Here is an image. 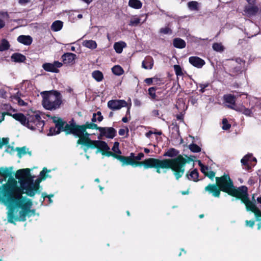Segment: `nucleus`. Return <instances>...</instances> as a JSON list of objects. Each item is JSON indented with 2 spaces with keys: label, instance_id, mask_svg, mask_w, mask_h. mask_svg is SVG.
<instances>
[{
  "label": "nucleus",
  "instance_id": "f257e3e1",
  "mask_svg": "<svg viewBox=\"0 0 261 261\" xmlns=\"http://www.w3.org/2000/svg\"><path fill=\"white\" fill-rule=\"evenodd\" d=\"M15 178H11L7 184H4L3 192L21 195L25 193L30 197L40 193V183L44 180V177H38L34 181V176L31 174L30 168L18 170Z\"/></svg>",
  "mask_w": 261,
  "mask_h": 261
},
{
  "label": "nucleus",
  "instance_id": "f03ea898",
  "mask_svg": "<svg viewBox=\"0 0 261 261\" xmlns=\"http://www.w3.org/2000/svg\"><path fill=\"white\" fill-rule=\"evenodd\" d=\"M3 196L0 195V202L4 203V205L9 208L8 212V220L13 224L16 221H25L27 216L34 215L35 209H31L32 205L31 199L21 195L3 192Z\"/></svg>",
  "mask_w": 261,
  "mask_h": 261
},
{
  "label": "nucleus",
  "instance_id": "7ed1b4c3",
  "mask_svg": "<svg viewBox=\"0 0 261 261\" xmlns=\"http://www.w3.org/2000/svg\"><path fill=\"white\" fill-rule=\"evenodd\" d=\"M186 158L182 155L174 159H158V169H171L173 173L176 180H178L182 176L185 171V166L187 163L194 161V155L188 156L185 155Z\"/></svg>",
  "mask_w": 261,
  "mask_h": 261
},
{
  "label": "nucleus",
  "instance_id": "20e7f679",
  "mask_svg": "<svg viewBox=\"0 0 261 261\" xmlns=\"http://www.w3.org/2000/svg\"><path fill=\"white\" fill-rule=\"evenodd\" d=\"M12 117L20 123L31 130H38L42 132L44 121L42 120L40 115L35 112L28 114L25 116L21 113H15Z\"/></svg>",
  "mask_w": 261,
  "mask_h": 261
},
{
  "label": "nucleus",
  "instance_id": "39448f33",
  "mask_svg": "<svg viewBox=\"0 0 261 261\" xmlns=\"http://www.w3.org/2000/svg\"><path fill=\"white\" fill-rule=\"evenodd\" d=\"M70 127L69 128L68 132L69 135H73L75 138L79 139L76 141L77 145H82L85 146L84 148L85 152H86L89 148H91L93 145L95 140H92L90 138V134L87 132V130L81 129V127L75 126V122L72 119L70 121Z\"/></svg>",
  "mask_w": 261,
  "mask_h": 261
},
{
  "label": "nucleus",
  "instance_id": "423d86ee",
  "mask_svg": "<svg viewBox=\"0 0 261 261\" xmlns=\"http://www.w3.org/2000/svg\"><path fill=\"white\" fill-rule=\"evenodd\" d=\"M117 159L122 163V165H132L135 167L143 166L145 169L155 168L158 173H161V170L158 169V159L150 158L143 161H135L130 157L118 154Z\"/></svg>",
  "mask_w": 261,
  "mask_h": 261
},
{
  "label": "nucleus",
  "instance_id": "0eeeda50",
  "mask_svg": "<svg viewBox=\"0 0 261 261\" xmlns=\"http://www.w3.org/2000/svg\"><path fill=\"white\" fill-rule=\"evenodd\" d=\"M228 174L216 177V184H209L204 188V191L214 197L219 198L221 191L226 193Z\"/></svg>",
  "mask_w": 261,
  "mask_h": 261
},
{
  "label": "nucleus",
  "instance_id": "6e6552de",
  "mask_svg": "<svg viewBox=\"0 0 261 261\" xmlns=\"http://www.w3.org/2000/svg\"><path fill=\"white\" fill-rule=\"evenodd\" d=\"M62 103V96L57 91L45 92L43 96L42 104L46 110H55L60 107Z\"/></svg>",
  "mask_w": 261,
  "mask_h": 261
},
{
  "label": "nucleus",
  "instance_id": "1a4fd4ad",
  "mask_svg": "<svg viewBox=\"0 0 261 261\" xmlns=\"http://www.w3.org/2000/svg\"><path fill=\"white\" fill-rule=\"evenodd\" d=\"M226 193L236 198L237 199L240 200L241 202L244 201L249 196L247 187L245 186H242L239 187H235L229 174H228L227 177Z\"/></svg>",
  "mask_w": 261,
  "mask_h": 261
},
{
  "label": "nucleus",
  "instance_id": "9d476101",
  "mask_svg": "<svg viewBox=\"0 0 261 261\" xmlns=\"http://www.w3.org/2000/svg\"><path fill=\"white\" fill-rule=\"evenodd\" d=\"M53 121L55 124V127L49 128L48 136H53L59 134L62 132H64L66 135H69V128L70 126V121L69 123L63 120L61 118L54 117Z\"/></svg>",
  "mask_w": 261,
  "mask_h": 261
},
{
  "label": "nucleus",
  "instance_id": "9b49d317",
  "mask_svg": "<svg viewBox=\"0 0 261 261\" xmlns=\"http://www.w3.org/2000/svg\"><path fill=\"white\" fill-rule=\"evenodd\" d=\"M246 206V208L248 211H251L254 213L256 220L259 221L261 217V212L259 209L256 206L254 202L250 200L249 196H248L244 201L242 202Z\"/></svg>",
  "mask_w": 261,
  "mask_h": 261
},
{
  "label": "nucleus",
  "instance_id": "f8f14e48",
  "mask_svg": "<svg viewBox=\"0 0 261 261\" xmlns=\"http://www.w3.org/2000/svg\"><path fill=\"white\" fill-rule=\"evenodd\" d=\"M63 64L57 61H55L53 63H45L42 65V68L44 70L48 72L58 73L59 70L58 68L62 66Z\"/></svg>",
  "mask_w": 261,
  "mask_h": 261
},
{
  "label": "nucleus",
  "instance_id": "ddd939ff",
  "mask_svg": "<svg viewBox=\"0 0 261 261\" xmlns=\"http://www.w3.org/2000/svg\"><path fill=\"white\" fill-rule=\"evenodd\" d=\"M127 103L124 100H111L108 102V107L112 110H120L123 107H127Z\"/></svg>",
  "mask_w": 261,
  "mask_h": 261
},
{
  "label": "nucleus",
  "instance_id": "4468645a",
  "mask_svg": "<svg viewBox=\"0 0 261 261\" xmlns=\"http://www.w3.org/2000/svg\"><path fill=\"white\" fill-rule=\"evenodd\" d=\"M101 128H103V129L99 130L100 132L99 136L98 137L99 139H100L103 136H105L107 138L113 139L116 135V130L112 127H101Z\"/></svg>",
  "mask_w": 261,
  "mask_h": 261
},
{
  "label": "nucleus",
  "instance_id": "2eb2a0df",
  "mask_svg": "<svg viewBox=\"0 0 261 261\" xmlns=\"http://www.w3.org/2000/svg\"><path fill=\"white\" fill-rule=\"evenodd\" d=\"M97 148V151L96 152L100 151L102 154H104L105 151L109 150L110 149V147L108 145L107 143L101 140H95L93 145H92L90 148L94 149Z\"/></svg>",
  "mask_w": 261,
  "mask_h": 261
},
{
  "label": "nucleus",
  "instance_id": "dca6fc26",
  "mask_svg": "<svg viewBox=\"0 0 261 261\" xmlns=\"http://www.w3.org/2000/svg\"><path fill=\"white\" fill-rule=\"evenodd\" d=\"M232 62L230 63V69L229 72H230V74L231 76H234L242 71V67L241 65H238L237 63L239 62H241L242 60L240 58L237 59L236 61L234 62L232 60Z\"/></svg>",
  "mask_w": 261,
  "mask_h": 261
},
{
  "label": "nucleus",
  "instance_id": "f3484780",
  "mask_svg": "<svg viewBox=\"0 0 261 261\" xmlns=\"http://www.w3.org/2000/svg\"><path fill=\"white\" fill-rule=\"evenodd\" d=\"M76 55L72 53H66L64 54L61 58L64 64L72 65L74 64Z\"/></svg>",
  "mask_w": 261,
  "mask_h": 261
},
{
  "label": "nucleus",
  "instance_id": "a211bd4d",
  "mask_svg": "<svg viewBox=\"0 0 261 261\" xmlns=\"http://www.w3.org/2000/svg\"><path fill=\"white\" fill-rule=\"evenodd\" d=\"M259 10L257 6L253 5L245 6L244 9L245 14L248 17H251L256 15Z\"/></svg>",
  "mask_w": 261,
  "mask_h": 261
},
{
  "label": "nucleus",
  "instance_id": "6ab92c4d",
  "mask_svg": "<svg viewBox=\"0 0 261 261\" xmlns=\"http://www.w3.org/2000/svg\"><path fill=\"white\" fill-rule=\"evenodd\" d=\"M189 62L193 66L198 68H201L205 64L204 60L197 56L190 57L189 58Z\"/></svg>",
  "mask_w": 261,
  "mask_h": 261
},
{
  "label": "nucleus",
  "instance_id": "aec40b11",
  "mask_svg": "<svg viewBox=\"0 0 261 261\" xmlns=\"http://www.w3.org/2000/svg\"><path fill=\"white\" fill-rule=\"evenodd\" d=\"M13 169V167H11L9 168L7 167H1L0 168V175L2 176L6 179L7 177H9L8 180L5 184H7L9 182V180L11 178H14L13 176L12 175V170Z\"/></svg>",
  "mask_w": 261,
  "mask_h": 261
},
{
  "label": "nucleus",
  "instance_id": "412c9836",
  "mask_svg": "<svg viewBox=\"0 0 261 261\" xmlns=\"http://www.w3.org/2000/svg\"><path fill=\"white\" fill-rule=\"evenodd\" d=\"M75 126H78L79 127H81V129L84 130V131L87 129H95L98 130H103V128H101V127L98 126L95 123L92 122H86L85 124L82 125L77 124L75 123Z\"/></svg>",
  "mask_w": 261,
  "mask_h": 261
},
{
  "label": "nucleus",
  "instance_id": "4be33fe9",
  "mask_svg": "<svg viewBox=\"0 0 261 261\" xmlns=\"http://www.w3.org/2000/svg\"><path fill=\"white\" fill-rule=\"evenodd\" d=\"M17 40L18 42L25 45H30L32 44L33 39L29 35H20L17 37Z\"/></svg>",
  "mask_w": 261,
  "mask_h": 261
},
{
  "label": "nucleus",
  "instance_id": "5701e85b",
  "mask_svg": "<svg viewBox=\"0 0 261 261\" xmlns=\"http://www.w3.org/2000/svg\"><path fill=\"white\" fill-rule=\"evenodd\" d=\"M179 155V151L178 150L174 148H170L168 149L167 151L164 152L163 156L169 157L171 158V159H174L177 158Z\"/></svg>",
  "mask_w": 261,
  "mask_h": 261
},
{
  "label": "nucleus",
  "instance_id": "b1692460",
  "mask_svg": "<svg viewBox=\"0 0 261 261\" xmlns=\"http://www.w3.org/2000/svg\"><path fill=\"white\" fill-rule=\"evenodd\" d=\"M11 58L13 62L16 63H22L24 62L26 60L25 56L19 53H15L13 54Z\"/></svg>",
  "mask_w": 261,
  "mask_h": 261
},
{
  "label": "nucleus",
  "instance_id": "393cba45",
  "mask_svg": "<svg viewBox=\"0 0 261 261\" xmlns=\"http://www.w3.org/2000/svg\"><path fill=\"white\" fill-rule=\"evenodd\" d=\"M153 65V61L151 57H147L143 61L142 67L145 69H152Z\"/></svg>",
  "mask_w": 261,
  "mask_h": 261
},
{
  "label": "nucleus",
  "instance_id": "a878e982",
  "mask_svg": "<svg viewBox=\"0 0 261 261\" xmlns=\"http://www.w3.org/2000/svg\"><path fill=\"white\" fill-rule=\"evenodd\" d=\"M173 45L175 48L182 49L186 47V43L180 38H175L173 40Z\"/></svg>",
  "mask_w": 261,
  "mask_h": 261
},
{
  "label": "nucleus",
  "instance_id": "bb28decb",
  "mask_svg": "<svg viewBox=\"0 0 261 261\" xmlns=\"http://www.w3.org/2000/svg\"><path fill=\"white\" fill-rule=\"evenodd\" d=\"M126 47V43L122 41L115 42L113 46L114 49L117 54L122 53L123 49Z\"/></svg>",
  "mask_w": 261,
  "mask_h": 261
},
{
  "label": "nucleus",
  "instance_id": "cd10ccee",
  "mask_svg": "<svg viewBox=\"0 0 261 261\" xmlns=\"http://www.w3.org/2000/svg\"><path fill=\"white\" fill-rule=\"evenodd\" d=\"M225 102L229 103V106H234L236 105V96L232 94H226L223 96Z\"/></svg>",
  "mask_w": 261,
  "mask_h": 261
},
{
  "label": "nucleus",
  "instance_id": "c85d7f7f",
  "mask_svg": "<svg viewBox=\"0 0 261 261\" xmlns=\"http://www.w3.org/2000/svg\"><path fill=\"white\" fill-rule=\"evenodd\" d=\"M63 26V22L61 20L55 21L51 25V30L54 32L60 31Z\"/></svg>",
  "mask_w": 261,
  "mask_h": 261
},
{
  "label": "nucleus",
  "instance_id": "c756f323",
  "mask_svg": "<svg viewBox=\"0 0 261 261\" xmlns=\"http://www.w3.org/2000/svg\"><path fill=\"white\" fill-rule=\"evenodd\" d=\"M187 176L189 179L192 180L194 181H197L199 180V173L197 169H194L189 174L187 173Z\"/></svg>",
  "mask_w": 261,
  "mask_h": 261
},
{
  "label": "nucleus",
  "instance_id": "7c9ffc66",
  "mask_svg": "<svg viewBox=\"0 0 261 261\" xmlns=\"http://www.w3.org/2000/svg\"><path fill=\"white\" fill-rule=\"evenodd\" d=\"M159 88L156 87H150L148 91V94L150 96V98L152 100H159L160 99L158 98V96L156 94V91Z\"/></svg>",
  "mask_w": 261,
  "mask_h": 261
},
{
  "label": "nucleus",
  "instance_id": "2f4dec72",
  "mask_svg": "<svg viewBox=\"0 0 261 261\" xmlns=\"http://www.w3.org/2000/svg\"><path fill=\"white\" fill-rule=\"evenodd\" d=\"M128 6L135 9H139L142 6V3L140 0H129Z\"/></svg>",
  "mask_w": 261,
  "mask_h": 261
},
{
  "label": "nucleus",
  "instance_id": "473e14b6",
  "mask_svg": "<svg viewBox=\"0 0 261 261\" xmlns=\"http://www.w3.org/2000/svg\"><path fill=\"white\" fill-rule=\"evenodd\" d=\"M83 44L84 46L90 49H95L97 47L96 42L92 40H85L83 42Z\"/></svg>",
  "mask_w": 261,
  "mask_h": 261
},
{
  "label": "nucleus",
  "instance_id": "72a5a7b5",
  "mask_svg": "<svg viewBox=\"0 0 261 261\" xmlns=\"http://www.w3.org/2000/svg\"><path fill=\"white\" fill-rule=\"evenodd\" d=\"M113 73L116 75L120 76L124 73V70L120 65H115L112 68Z\"/></svg>",
  "mask_w": 261,
  "mask_h": 261
},
{
  "label": "nucleus",
  "instance_id": "f704fd0d",
  "mask_svg": "<svg viewBox=\"0 0 261 261\" xmlns=\"http://www.w3.org/2000/svg\"><path fill=\"white\" fill-rule=\"evenodd\" d=\"M10 46L9 41L6 39H3L0 42V51L8 50Z\"/></svg>",
  "mask_w": 261,
  "mask_h": 261
},
{
  "label": "nucleus",
  "instance_id": "c9c22d12",
  "mask_svg": "<svg viewBox=\"0 0 261 261\" xmlns=\"http://www.w3.org/2000/svg\"><path fill=\"white\" fill-rule=\"evenodd\" d=\"M92 75L93 79L98 82L102 81L103 79V75L102 73L99 70L94 71L92 72Z\"/></svg>",
  "mask_w": 261,
  "mask_h": 261
},
{
  "label": "nucleus",
  "instance_id": "e433bc0d",
  "mask_svg": "<svg viewBox=\"0 0 261 261\" xmlns=\"http://www.w3.org/2000/svg\"><path fill=\"white\" fill-rule=\"evenodd\" d=\"M188 8L191 11H198L199 9V3L196 1H190L187 4Z\"/></svg>",
  "mask_w": 261,
  "mask_h": 261
},
{
  "label": "nucleus",
  "instance_id": "4c0bfd02",
  "mask_svg": "<svg viewBox=\"0 0 261 261\" xmlns=\"http://www.w3.org/2000/svg\"><path fill=\"white\" fill-rule=\"evenodd\" d=\"M162 80H161L160 79H158L155 77L146 78L144 80V82L147 85H150L152 84L153 83H154L155 84H160V83H159V82L162 83Z\"/></svg>",
  "mask_w": 261,
  "mask_h": 261
},
{
  "label": "nucleus",
  "instance_id": "58836bf2",
  "mask_svg": "<svg viewBox=\"0 0 261 261\" xmlns=\"http://www.w3.org/2000/svg\"><path fill=\"white\" fill-rule=\"evenodd\" d=\"M189 148L192 152L195 153L199 152L201 150L198 145L193 143L189 145Z\"/></svg>",
  "mask_w": 261,
  "mask_h": 261
},
{
  "label": "nucleus",
  "instance_id": "ea45409f",
  "mask_svg": "<svg viewBox=\"0 0 261 261\" xmlns=\"http://www.w3.org/2000/svg\"><path fill=\"white\" fill-rule=\"evenodd\" d=\"M27 148L25 146L22 147H16V150L17 151V155L19 158H21L22 155H25L27 153Z\"/></svg>",
  "mask_w": 261,
  "mask_h": 261
},
{
  "label": "nucleus",
  "instance_id": "a19ab883",
  "mask_svg": "<svg viewBox=\"0 0 261 261\" xmlns=\"http://www.w3.org/2000/svg\"><path fill=\"white\" fill-rule=\"evenodd\" d=\"M213 48L214 50L217 51H222L224 50V47L221 43H214L213 44Z\"/></svg>",
  "mask_w": 261,
  "mask_h": 261
},
{
  "label": "nucleus",
  "instance_id": "79ce46f5",
  "mask_svg": "<svg viewBox=\"0 0 261 261\" xmlns=\"http://www.w3.org/2000/svg\"><path fill=\"white\" fill-rule=\"evenodd\" d=\"M174 69L175 71V74L178 76H182L184 73L182 72L181 67L178 65H174Z\"/></svg>",
  "mask_w": 261,
  "mask_h": 261
},
{
  "label": "nucleus",
  "instance_id": "37998d69",
  "mask_svg": "<svg viewBox=\"0 0 261 261\" xmlns=\"http://www.w3.org/2000/svg\"><path fill=\"white\" fill-rule=\"evenodd\" d=\"M222 129L223 130H228L231 127V124L229 123L228 120L226 118L222 120Z\"/></svg>",
  "mask_w": 261,
  "mask_h": 261
},
{
  "label": "nucleus",
  "instance_id": "c03bdc74",
  "mask_svg": "<svg viewBox=\"0 0 261 261\" xmlns=\"http://www.w3.org/2000/svg\"><path fill=\"white\" fill-rule=\"evenodd\" d=\"M228 108H229L230 109H232V110H234L237 112H241V113H243V109H244V106H236V105H235L234 106H228Z\"/></svg>",
  "mask_w": 261,
  "mask_h": 261
},
{
  "label": "nucleus",
  "instance_id": "a18cd8bd",
  "mask_svg": "<svg viewBox=\"0 0 261 261\" xmlns=\"http://www.w3.org/2000/svg\"><path fill=\"white\" fill-rule=\"evenodd\" d=\"M119 143L118 142H115L114 143V145L112 148V150L114 152V153L121 154V151L119 148Z\"/></svg>",
  "mask_w": 261,
  "mask_h": 261
},
{
  "label": "nucleus",
  "instance_id": "49530a36",
  "mask_svg": "<svg viewBox=\"0 0 261 261\" xmlns=\"http://www.w3.org/2000/svg\"><path fill=\"white\" fill-rule=\"evenodd\" d=\"M251 158V154H246L245 155L241 160V162L242 165L244 166L248 164V161Z\"/></svg>",
  "mask_w": 261,
  "mask_h": 261
},
{
  "label": "nucleus",
  "instance_id": "de8ad7c7",
  "mask_svg": "<svg viewBox=\"0 0 261 261\" xmlns=\"http://www.w3.org/2000/svg\"><path fill=\"white\" fill-rule=\"evenodd\" d=\"M160 33L164 34H171L172 31L169 27L162 28L160 30Z\"/></svg>",
  "mask_w": 261,
  "mask_h": 261
},
{
  "label": "nucleus",
  "instance_id": "09e8293b",
  "mask_svg": "<svg viewBox=\"0 0 261 261\" xmlns=\"http://www.w3.org/2000/svg\"><path fill=\"white\" fill-rule=\"evenodd\" d=\"M49 171L50 170H48L46 167H44L40 173V177H42V176L44 177V179H45L47 177L46 173Z\"/></svg>",
  "mask_w": 261,
  "mask_h": 261
},
{
  "label": "nucleus",
  "instance_id": "8fccbe9b",
  "mask_svg": "<svg viewBox=\"0 0 261 261\" xmlns=\"http://www.w3.org/2000/svg\"><path fill=\"white\" fill-rule=\"evenodd\" d=\"M140 22V19L138 18H134L133 19H131L130 21L129 25L133 26H136L139 24Z\"/></svg>",
  "mask_w": 261,
  "mask_h": 261
},
{
  "label": "nucleus",
  "instance_id": "3c124183",
  "mask_svg": "<svg viewBox=\"0 0 261 261\" xmlns=\"http://www.w3.org/2000/svg\"><path fill=\"white\" fill-rule=\"evenodd\" d=\"M103 155H106L107 156H113L116 159L118 155V154H117L115 153L112 152L109 150L105 151L104 154Z\"/></svg>",
  "mask_w": 261,
  "mask_h": 261
},
{
  "label": "nucleus",
  "instance_id": "603ef678",
  "mask_svg": "<svg viewBox=\"0 0 261 261\" xmlns=\"http://www.w3.org/2000/svg\"><path fill=\"white\" fill-rule=\"evenodd\" d=\"M243 114L247 116H251L252 115V112L251 110L246 108L245 107H244V109H243Z\"/></svg>",
  "mask_w": 261,
  "mask_h": 261
},
{
  "label": "nucleus",
  "instance_id": "864d4df0",
  "mask_svg": "<svg viewBox=\"0 0 261 261\" xmlns=\"http://www.w3.org/2000/svg\"><path fill=\"white\" fill-rule=\"evenodd\" d=\"M216 173L213 171H207L206 174H205V176L208 177L211 179H213L215 177Z\"/></svg>",
  "mask_w": 261,
  "mask_h": 261
},
{
  "label": "nucleus",
  "instance_id": "5fc2aeb1",
  "mask_svg": "<svg viewBox=\"0 0 261 261\" xmlns=\"http://www.w3.org/2000/svg\"><path fill=\"white\" fill-rule=\"evenodd\" d=\"M14 98L16 100H17L19 103V104L21 106H25L26 105V103L23 100H22L20 97L19 96H18L17 95H14Z\"/></svg>",
  "mask_w": 261,
  "mask_h": 261
},
{
  "label": "nucleus",
  "instance_id": "6e6d98bb",
  "mask_svg": "<svg viewBox=\"0 0 261 261\" xmlns=\"http://www.w3.org/2000/svg\"><path fill=\"white\" fill-rule=\"evenodd\" d=\"M255 224L254 220H246L245 221V225L246 226H248L249 227L252 228Z\"/></svg>",
  "mask_w": 261,
  "mask_h": 261
},
{
  "label": "nucleus",
  "instance_id": "4d7b16f0",
  "mask_svg": "<svg viewBox=\"0 0 261 261\" xmlns=\"http://www.w3.org/2000/svg\"><path fill=\"white\" fill-rule=\"evenodd\" d=\"M6 152L9 153L10 154H12L15 151V149L13 147V146H11L10 145H8L7 146V148L6 149Z\"/></svg>",
  "mask_w": 261,
  "mask_h": 261
},
{
  "label": "nucleus",
  "instance_id": "13d9d810",
  "mask_svg": "<svg viewBox=\"0 0 261 261\" xmlns=\"http://www.w3.org/2000/svg\"><path fill=\"white\" fill-rule=\"evenodd\" d=\"M6 115H10L12 116V114L9 113V112H3L1 113L0 112V123L4 120L5 119V116Z\"/></svg>",
  "mask_w": 261,
  "mask_h": 261
},
{
  "label": "nucleus",
  "instance_id": "bf43d9fd",
  "mask_svg": "<svg viewBox=\"0 0 261 261\" xmlns=\"http://www.w3.org/2000/svg\"><path fill=\"white\" fill-rule=\"evenodd\" d=\"M144 156V154L142 152H140L137 155H136L135 157H134L135 161H139Z\"/></svg>",
  "mask_w": 261,
  "mask_h": 261
},
{
  "label": "nucleus",
  "instance_id": "052dcab7",
  "mask_svg": "<svg viewBox=\"0 0 261 261\" xmlns=\"http://www.w3.org/2000/svg\"><path fill=\"white\" fill-rule=\"evenodd\" d=\"M96 115L98 116L97 117V121L98 122H101L103 119V117L101 115V113L100 111H98L96 113Z\"/></svg>",
  "mask_w": 261,
  "mask_h": 261
},
{
  "label": "nucleus",
  "instance_id": "680f3d73",
  "mask_svg": "<svg viewBox=\"0 0 261 261\" xmlns=\"http://www.w3.org/2000/svg\"><path fill=\"white\" fill-rule=\"evenodd\" d=\"M53 196H54L53 194L47 195V194L44 192L42 193V197L43 199H44L45 198H46V197H47V198H48V199H50V198H51V197H52Z\"/></svg>",
  "mask_w": 261,
  "mask_h": 261
},
{
  "label": "nucleus",
  "instance_id": "e2e57ef3",
  "mask_svg": "<svg viewBox=\"0 0 261 261\" xmlns=\"http://www.w3.org/2000/svg\"><path fill=\"white\" fill-rule=\"evenodd\" d=\"M31 0H18V3L21 5H25L31 2Z\"/></svg>",
  "mask_w": 261,
  "mask_h": 261
},
{
  "label": "nucleus",
  "instance_id": "0e129e2a",
  "mask_svg": "<svg viewBox=\"0 0 261 261\" xmlns=\"http://www.w3.org/2000/svg\"><path fill=\"white\" fill-rule=\"evenodd\" d=\"M152 115L153 116H159V111L158 110H153L151 112Z\"/></svg>",
  "mask_w": 261,
  "mask_h": 261
},
{
  "label": "nucleus",
  "instance_id": "69168bd1",
  "mask_svg": "<svg viewBox=\"0 0 261 261\" xmlns=\"http://www.w3.org/2000/svg\"><path fill=\"white\" fill-rule=\"evenodd\" d=\"M96 116H97L96 115V113L93 114L92 118V119H91V121H92V123H95V122H96L97 121Z\"/></svg>",
  "mask_w": 261,
  "mask_h": 261
},
{
  "label": "nucleus",
  "instance_id": "338daca9",
  "mask_svg": "<svg viewBox=\"0 0 261 261\" xmlns=\"http://www.w3.org/2000/svg\"><path fill=\"white\" fill-rule=\"evenodd\" d=\"M210 85V84L208 83H204V84H199V87L200 88H207V87H208Z\"/></svg>",
  "mask_w": 261,
  "mask_h": 261
},
{
  "label": "nucleus",
  "instance_id": "774afa93",
  "mask_svg": "<svg viewBox=\"0 0 261 261\" xmlns=\"http://www.w3.org/2000/svg\"><path fill=\"white\" fill-rule=\"evenodd\" d=\"M134 104L136 106H140L141 105V102L137 99H136L134 100Z\"/></svg>",
  "mask_w": 261,
  "mask_h": 261
}]
</instances>
